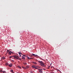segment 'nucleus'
Segmentation results:
<instances>
[{"label": "nucleus", "instance_id": "f257e3e1", "mask_svg": "<svg viewBox=\"0 0 73 73\" xmlns=\"http://www.w3.org/2000/svg\"><path fill=\"white\" fill-rule=\"evenodd\" d=\"M38 62L40 63V64L42 66L45 67V66H46V65H45V64H44V62H43L42 61H38Z\"/></svg>", "mask_w": 73, "mask_h": 73}, {"label": "nucleus", "instance_id": "f03ea898", "mask_svg": "<svg viewBox=\"0 0 73 73\" xmlns=\"http://www.w3.org/2000/svg\"><path fill=\"white\" fill-rule=\"evenodd\" d=\"M13 57L16 58H17V59H18L19 58V56L15 55H14Z\"/></svg>", "mask_w": 73, "mask_h": 73}, {"label": "nucleus", "instance_id": "7ed1b4c3", "mask_svg": "<svg viewBox=\"0 0 73 73\" xmlns=\"http://www.w3.org/2000/svg\"><path fill=\"white\" fill-rule=\"evenodd\" d=\"M32 67L33 68H34V69H37V68H36V67L34 65H32Z\"/></svg>", "mask_w": 73, "mask_h": 73}, {"label": "nucleus", "instance_id": "20e7f679", "mask_svg": "<svg viewBox=\"0 0 73 73\" xmlns=\"http://www.w3.org/2000/svg\"><path fill=\"white\" fill-rule=\"evenodd\" d=\"M13 53V52H12V51H10L9 53V54H10V55H11V53Z\"/></svg>", "mask_w": 73, "mask_h": 73}, {"label": "nucleus", "instance_id": "39448f33", "mask_svg": "<svg viewBox=\"0 0 73 73\" xmlns=\"http://www.w3.org/2000/svg\"><path fill=\"white\" fill-rule=\"evenodd\" d=\"M32 56H34V57H36L37 56V55H35V54H32Z\"/></svg>", "mask_w": 73, "mask_h": 73}, {"label": "nucleus", "instance_id": "423d86ee", "mask_svg": "<svg viewBox=\"0 0 73 73\" xmlns=\"http://www.w3.org/2000/svg\"><path fill=\"white\" fill-rule=\"evenodd\" d=\"M12 64H9V66H10V67H12Z\"/></svg>", "mask_w": 73, "mask_h": 73}, {"label": "nucleus", "instance_id": "0eeeda50", "mask_svg": "<svg viewBox=\"0 0 73 73\" xmlns=\"http://www.w3.org/2000/svg\"><path fill=\"white\" fill-rule=\"evenodd\" d=\"M33 64H37V63H36V62H33Z\"/></svg>", "mask_w": 73, "mask_h": 73}, {"label": "nucleus", "instance_id": "6e6552de", "mask_svg": "<svg viewBox=\"0 0 73 73\" xmlns=\"http://www.w3.org/2000/svg\"><path fill=\"white\" fill-rule=\"evenodd\" d=\"M22 59H23V60H25V57H24V56H22Z\"/></svg>", "mask_w": 73, "mask_h": 73}, {"label": "nucleus", "instance_id": "1a4fd4ad", "mask_svg": "<svg viewBox=\"0 0 73 73\" xmlns=\"http://www.w3.org/2000/svg\"><path fill=\"white\" fill-rule=\"evenodd\" d=\"M2 58L3 59V60H5V57L4 56H3Z\"/></svg>", "mask_w": 73, "mask_h": 73}, {"label": "nucleus", "instance_id": "9d476101", "mask_svg": "<svg viewBox=\"0 0 73 73\" xmlns=\"http://www.w3.org/2000/svg\"><path fill=\"white\" fill-rule=\"evenodd\" d=\"M38 69V70H40V71H41V70H42V69Z\"/></svg>", "mask_w": 73, "mask_h": 73}, {"label": "nucleus", "instance_id": "9b49d317", "mask_svg": "<svg viewBox=\"0 0 73 73\" xmlns=\"http://www.w3.org/2000/svg\"><path fill=\"white\" fill-rule=\"evenodd\" d=\"M9 64H8V63H6V65H8Z\"/></svg>", "mask_w": 73, "mask_h": 73}, {"label": "nucleus", "instance_id": "f8f14e48", "mask_svg": "<svg viewBox=\"0 0 73 73\" xmlns=\"http://www.w3.org/2000/svg\"><path fill=\"white\" fill-rule=\"evenodd\" d=\"M23 64H24V65H27V64L26 63L24 62Z\"/></svg>", "mask_w": 73, "mask_h": 73}, {"label": "nucleus", "instance_id": "ddd939ff", "mask_svg": "<svg viewBox=\"0 0 73 73\" xmlns=\"http://www.w3.org/2000/svg\"><path fill=\"white\" fill-rule=\"evenodd\" d=\"M39 72H40V73H42V71H39Z\"/></svg>", "mask_w": 73, "mask_h": 73}, {"label": "nucleus", "instance_id": "4468645a", "mask_svg": "<svg viewBox=\"0 0 73 73\" xmlns=\"http://www.w3.org/2000/svg\"><path fill=\"white\" fill-rule=\"evenodd\" d=\"M19 54H22L20 52H19Z\"/></svg>", "mask_w": 73, "mask_h": 73}, {"label": "nucleus", "instance_id": "2eb2a0df", "mask_svg": "<svg viewBox=\"0 0 73 73\" xmlns=\"http://www.w3.org/2000/svg\"><path fill=\"white\" fill-rule=\"evenodd\" d=\"M11 72H13V71L12 70H11Z\"/></svg>", "mask_w": 73, "mask_h": 73}, {"label": "nucleus", "instance_id": "dca6fc26", "mask_svg": "<svg viewBox=\"0 0 73 73\" xmlns=\"http://www.w3.org/2000/svg\"><path fill=\"white\" fill-rule=\"evenodd\" d=\"M3 73H6V72L5 71H3Z\"/></svg>", "mask_w": 73, "mask_h": 73}, {"label": "nucleus", "instance_id": "f3484780", "mask_svg": "<svg viewBox=\"0 0 73 73\" xmlns=\"http://www.w3.org/2000/svg\"><path fill=\"white\" fill-rule=\"evenodd\" d=\"M9 57L10 58H11L12 57H13V56H10Z\"/></svg>", "mask_w": 73, "mask_h": 73}, {"label": "nucleus", "instance_id": "a211bd4d", "mask_svg": "<svg viewBox=\"0 0 73 73\" xmlns=\"http://www.w3.org/2000/svg\"><path fill=\"white\" fill-rule=\"evenodd\" d=\"M27 58L28 59H30V58H29V57L28 56H27Z\"/></svg>", "mask_w": 73, "mask_h": 73}, {"label": "nucleus", "instance_id": "6ab92c4d", "mask_svg": "<svg viewBox=\"0 0 73 73\" xmlns=\"http://www.w3.org/2000/svg\"><path fill=\"white\" fill-rule=\"evenodd\" d=\"M26 68H27H27H29V67L28 66H26Z\"/></svg>", "mask_w": 73, "mask_h": 73}, {"label": "nucleus", "instance_id": "aec40b11", "mask_svg": "<svg viewBox=\"0 0 73 73\" xmlns=\"http://www.w3.org/2000/svg\"><path fill=\"white\" fill-rule=\"evenodd\" d=\"M18 68H20V69H21V68L20 66H19L18 67Z\"/></svg>", "mask_w": 73, "mask_h": 73}, {"label": "nucleus", "instance_id": "412c9836", "mask_svg": "<svg viewBox=\"0 0 73 73\" xmlns=\"http://www.w3.org/2000/svg\"><path fill=\"white\" fill-rule=\"evenodd\" d=\"M0 72H3V70H1L0 71Z\"/></svg>", "mask_w": 73, "mask_h": 73}, {"label": "nucleus", "instance_id": "4be33fe9", "mask_svg": "<svg viewBox=\"0 0 73 73\" xmlns=\"http://www.w3.org/2000/svg\"><path fill=\"white\" fill-rule=\"evenodd\" d=\"M7 52H9V50H7Z\"/></svg>", "mask_w": 73, "mask_h": 73}, {"label": "nucleus", "instance_id": "5701e85b", "mask_svg": "<svg viewBox=\"0 0 73 73\" xmlns=\"http://www.w3.org/2000/svg\"><path fill=\"white\" fill-rule=\"evenodd\" d=\"M24 69H27V68L26 67H24Z\"/></svg>", "mask_w": 73, "mask_h": 73}, {"label": "nucleus", "instance_id": "b1692460", "mask_svg": "<svg viewBox=\"0 0 73 73\" xmlns=\"http://www.w3.org/2000/svg\"><path fill=\"white\" fill-rule=\"evenodd\" d=\"M21 56V54H19V57H20Z\"/></svg>", "mask_w": 73, "mask_h": 73}, {"label": "nucleus", "instance_id": "393cba45", "mask_svg": "<svg viewBox=\"0 0 73 73\" xmlns=\"http://www.w3.org/2000/svg\"><path fill=\"white\" fill-rule=\"evenodd\" d=\"M18 60H21V59H18Z\"/></svg>", "mask_w": 73, "mask_h": 73}, {"label": "nucleus", "instance_id": "a878e982", "mask_svg": "<svg viewBox=\"0 0 73 73\" xmlns=\"http://www.w3.org/2000/svg\"><path fill=\"white\" fill-rule=\"evenodd\" d=\"M31 73H33V72H32V71H31Z\"/></svg>", "mask_w": 73, "mask_h": 73}, {"label": "nucleus", "instance_id": "bb28decb", "mask_svg": "<svg viewBox=\"0 0 73 73\" xmlns=\"http://www.w3.org/2000/svg\"><path fill=\"white\" fill-rule=\"evenodd\" d=\"M31 59H32V58H30V60H31Z\"/></svg>", "mask_w": 73, "mask_h": 73}, {"label": "nucleus", "instance_id": "cd10ccee", "mask_svg": "<svg viewBox=\"0 0 73 73\" xmlns=\"http://www.w3.org/2000/svg\"><path fill=\"white\" fill-rule=\"evenodd\" d=\"M23 56H25V55H23Z\"/></svg>", "mask_w": 73, "mask_h": 73}, {"label": "nucleus", "instance_id": "c85d7f7f", "mask_svg": "<svg viewBox=\"0 0 73 73\" xmlns=\"http://www.w3.org/2000/svg\"><path fill=\"white\" fill-rule=\"evenodd\" d=\"M22 68L24 69V67H22Z\"/></svg>", "mask_w": 73, "mask_h": 73}, {"label": "nucleus", "instance_id": "c756f323", "mask_svg": "<svg viewBox=\"0 0 73 73\" xmlns=\"http://www.w3.org/2000/svg\"><path fill=\"white\" fill-rule=\"evenodd\" d=\"M48 68H50V66H48Z\"/></svg>", "mask_w": 73, "mask_h": 73}, {"label": "nucleus", "instance_id": "7c9ffc66", "mask_svg": "<svg viewBox=\"0 0 73 73\" xmlns=\"http://www.w3.org/2000/svg\"><path fill=\"white\" fill-rule=\"evenodd\" d=\"M17 73H19V72H17Z\"/></svg>", "mask_w": 73, "mask_h": 73}, {"label": "nucleus", "instance_id": "2f4dec72", "mask_svg": "<svg viewBox=\"0 0 73 73\" xmlns=\"http://www.w3.org/2000/svg\"><path fill=\"white\" fill-rule=\"evenodd\" d=\"M44 69V70H45V69Z\"/></svg>", "mask_w": 73, "mask_h": 73}, {"label": "nucleus", "instance_id": "473e14b6", "mask_svg": "<svg viewBox=\"0 0 73 73\" xmlns=\"http://www.w3.org/2000/svg\"><path fill=\"white\" fill-rule=\"evenodd\" d=\"M39 68H40V67H39Z\"/></svg>", "mask_w": 73, "mask_h": 73}]
</instances>
